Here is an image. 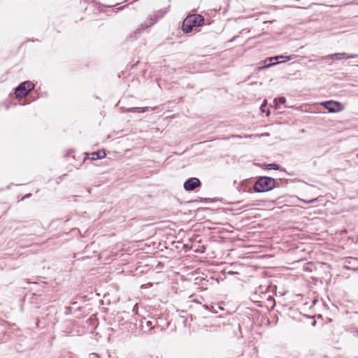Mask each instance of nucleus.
<instances>
[{"label":"nucleus","instance_id":"obj_14","mask_svg":"<svg viewBox=\"0 0 358 358\" xmlns=\"http://www.w3.org/2000/svg\"><path fill=\"white\" fill-rule=\"evenodd\" d=\"M286 103V99L284 96H279L275 98L273 100L274 108L275 110L280 108V105H284Z\"/></svg>","mask_w":358,"mask_h":358},{"label":"nucleus","instance_id":"obj_4","mask_svg":"<svg viewBox=\"0 0 358 358\" xmlns=\"http://www.w3.org/2000/svg\"><path fill=\"white\" fill-rule=\"evenodd\" d=\"M201 186L200 180L195 177L187 179L183 183V188L187 192H192Z\"/></svg>","mask_w":358,"mask_h":358},{"label":"nucleus","instance_id":"obj_15","mask_svg":"<svg viewBox=\"0 0 358 358\" xmlns=\"http://www.w3.org/2000/svg\"><path fill=\"white\" fill-rule=\"evenodd\" d=\"M267 103L266 101L264 100L263 103L260 106V110L262 113H266V115L268 117L271 114L269 109H266Z\"/></svg>","mask_w":358,"mask_h":358},{"label":"nucleus","instance_id":"obj_10","mask_svg":"<svg viewBox=\"0 0 358 358\" xmlns=\"http://www.w3.org/2000/svg\"><path fill=\"white\" fill-rule=\"evenodd\" d=\"M194 27H201L205 22L204 17L200 14L189 15Z\"/></svg>","mask_w":358,"mask_h":358},{"label":"nucleus","instance_id":"obj_25","mask_svg":"<svg viewBox=\"0 0 358 358\" xmlns=\"http://www.w3.org/2000/svg\"><path fill=\"white\" fill-rule=\"evenodd\" d=\"M236 38H238V36H234V37L231 39V41H235Z\"/></svg>","mask_w":358,"mask_h":358},{"label":"nucleus","instance_id":"obj_1","mask_svg":"<svg viewBox=\"0 0 358 358\" xmlns=\"http://www.w3.org/2000/svg\"><path fill=\"white\" fill-rule=\"evenodd\" d=\"M276 187L274 178L269 176H259L254 183L253 189L255 192L262 193L271 191Z\"/></svg>","mask_w":358,"mask_h":358},{"label":"nucleus","instance_id":"obj_13","mask_svg":"<svg viewBox=\"0 0 358 358\" xmlns=\"http://www.w3.org/2000/svg\"><path fill=\"white\" fill-rule=\"evenodd\" d=\"M152 108L150 107H134L126 109L127 113H144L149 110H152Z\"/></svg>","mask_w":358,"mask_h":358},{"label":"nucleus","instance_id":"obj_17","mask_svg":"<svg viewBox=\"0 0 358 358\" xmlns=\"http://www.w3.org/2000/svg\"><path fill=\"white\" fill-rule=\"evenodd\" d=\"M205 308L210 310L213 313H217L216 305H205Z\"/></svg>","mask_w":358,"mask_h":358},{"label":"nucleus","instance_id":"obj_3","mask_svg":"<svg viewBox=\"0 0 358 358\" xmlns=\"http://www.w3.org/2000/svg\"><path fill=\"white\" fill-rule=\"evenodd\" d=\"M322 105L328 110L329 113H338L344 110L343 105L337 101H326Z\"/></svg>","mask_w":358,"mask_h":358},{"label":"nucleus","instance_id":"obj_5","mask_svg":"<svg viewBox=\"0 0 358 358\" xmlns=\"http://www.w3.org/2000/svg\"><path fill=\"white\" fill-rule=\"evenodd\" d=\"M281 62H277V58L274 57H267L264 60L261 61L259 63V70H263L273 66Z\"/></svg>","mask_w":358,"mask_h":358},{"label":"nucleus","instance_id":"obj_2","mask_svg":"<svg viewBox=\"0 0 358 358\" xmlns=\"http://www.w3.org/2000/svg\"><path fill=\"white\" fill-rule=\"evenodd\" d=\"M34 89V84L30 80H26L20 83L15 89V96L22 99L27 96L29 92Z\"/></svg>","mask_w":358,"mask_h":358},{"label":"nucleus","instance_id":"obj_19","mask_svg":"<svg viewBox=\"0 0 358 358\" xmlns=\"http://www.w3.org/2000/svg\"><path fill=\"white\" fill-rule=\"evenodd\" d=\"M263 287L262 286H260L259 287V289L258 290H256L255 292H254V294H252V297L254 299H257V296L259 295V292L262 293V294H264V291L263 290Z\"/></svg>","mask_w":358,"mask_h":358},{"label":"nucleus","instance_id":"obj_16","mask_svg":"<svg viewBox=\"0 0 358 358\" xmlns=\"http://www.w3.org/2000/svg\"><path fill=\"white\" fill-rule=\"evenodd\" d=\"M81 310V308L79 307L76 310H75V311L73 312V313H76V312H80ZM65 314L66 315H71V314H73V312H72V308L71 306H68V307H66L65 308Z\"/></svg>","mask_w":358,"mask_h":358},{"label":"nucleus","instance_id":"obj_21","mask_svg":"<svg viewBox=\"0 0 358 358\" xmlns=\"http://www.w3.org/2000/svg\"><path fill=\"white\" fill-rule=\"evenodd\" d=\"M315 201H317V199H311V200L308 201H306L303 200V201L304 203H315Z\"/></svg>","mask_w":358,"mask_h":358},{"label":"nucleus","instance_id":"obj_18","mask_svg":"<svg viewBox=\"0 0 358 358\" xmlns=\"http://www.w3.org/2000/svg\"><path fill=\"white\" fill-rule=\"evenodd\" d=\"M275 57L277 58V62H280L279 60L280 59H285V61H289V60L292 59V56H285V55H282L275 56Z\"/></svg>","mask_w":358,"mask_h":358},{"label":"nucleus","instance_id":"obj_11","mask_svg":"<svg viewBox=\"0 0 358 358\" xmlns=\"http://www.w3.org/2000/svg\"><path fill=\"white\" fill-rule=\"evenodd\" d=\"M91 157L90 158L92 161L101 159L106 157V154L104 150H99L96 152H93L90 154Z\"/></svg>","mask_w":358,"mask_h":358},{"label":"nucleus","instance_id":"obj_20","mask_svg":"<svg viewBox=\"0 0 358 358\" xmlns=\"http://www.w3.org/2000/svg\"><path fill=\"white\" fill-rule=\"evenodd\" d=\"M89 358H100V355L96 353H91L89 355Z\"/></svg>","mask_w":358,"mask_h":358},{"label":"nucleus","instance_id":"obj_26","mask_svg":"<svg viewBox=\"0 0 358 358\" xmlns=\"http://www.w3.org/2000/svg\"><path fill=\"white\" fill-rule=\"evenodd\" d=\"M39 320H37L36 321V326L38 327Z\"/></svg>","mask_w":358,"mask_h":358},{"label":"nucleus","instance_id":"obj_9","mask_svg":"<svg viewBox=\"0 0 358 358\" xmlns=\"http://www.w3.org/2000/svg\"><path fill=\"white\" fill-rule=\"evenodd\" d=\"M194 27V26L192 23L191 18L187 15L182 22V31L185 34H188L192 31Z\"/></svg>","mask_w":358,"mask_h":358},{"label":"nucleus","instance_id":"obj_27","mask_svg":"<svg viewBox=\"0 0 358 358\" xmlns=\"http://www.w3.org/2000/svg\"><path fill=\"white\" fill-rule=\"evenodd\" d=\"M76 301H75V302H72V303H71V304H73V305H74V304H76Z\"/></svg>","mask_w":358,"mask_h":358},{"label":"nucleus","instance_id":"obj_24","mask_svg":"<svg viewBox=\"0 0 358 358\" xmlns=\"http://www.w3.org/2000/svg\"><path fill=\"white\" fill-rule=\"evenodd\" d=\"M186 323H187V319L185 318L184 320H183V324L185 326H186Z\"/></svg>","mask_w":358,"mask_h":358},{"label":"nucleus","instance_id":"obj_22","mask_svg":"<svg viewBox=\"0 0 358 358\" xmlns=\"http://www.w3.org/2000/svg\"><path fill=\"white\" fill-rule=\"evenodd\" d=\"M201 201L204 202H208L210 201V199H201Z\"/></svg>","mask_w":358,"mask_h":358},{"label":"nucleus","instance_id":"obj_7","mask_svg":"<svg viewBox=\"0 0 358 358\" xmlns=\"http://www.w3.org/2000/svg\"><path fill=\"white\" fill-rule=\"evenodd\" d=\"M157 324V321L148 320L143 318L141 321V325L145 332L151 333Z\"/></svg>","mask_w":358,"mask_h":358},{"label":"nucleus","instance_id":"obj_23","mask_svg":"<svg viewBox=\"0 0 358 358\" xmlns=\"http://www.w3.org/2000/svg\"><path fill=\"white\" fill-rule=\"evenodd\" d=\"M218 308L220 310H223V308L219 306L218 304H216V309Z\"/></svg>","mask_w":358,"mask_h":358},{"label":"nucleus","instance_id":"obj_8","mask_svg":"<svg viewBox=\"0 0 358 358\" xmlns=\"http://www.w3.org/2000/svg\"><path fill=\"white\" fill-rule=\"evenodd\" d=\"M159 13H160L159 17H162L166 12L159 10ZM158 19H159V17H157V16L150 15L147 19V22H145L144 24H142L141 26L143 29H147V28L151 27L155 23H156L158 21Z\"/></svg>","mask_w":358,"mask_h":358},{"label":"nucleus","instance_id":"obj_6","mask_svg":"<svg viewBox=\"0 0 358 358\" xmlns=\"http://www.w3.org/2000/svg\"><path fill=\"white\" fill-rule=\"evenodd\" d=\"M358 57L357 55H351L347 52H338V53H334V54H330L324 57V59H336V60H341L343 59H352V58H357Z\"/></svg>","mask_w":358,"mask_h":358},{"label":"nucleus","instance_id":"obj_12","mask_svg":"<svg viewBox=\"0 0 358 358\" xmlns=\"http://www.w3.org/2000/svg\"><path fill=\"white\" fill-rule=\"evenodd\" d=\"M262 167L267 170H276L280 171H285V169L282 167L280 164L276 163L264 164Z\"/></svg>","mask_w":358,"mask_h":358}]
</instances>
